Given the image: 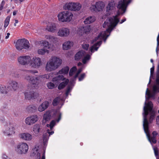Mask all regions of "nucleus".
<instances>
[{
	"label": "nucleus",
	"mask_w": 159,
	"mask_h": 159,
	"mask_svg": "<svg viewBox=\"0 0 159 159\" xmlns=\"http://www.w3.org/2000/svg\"><path fill=\"white\" fill-rule=\"evenodd\" d=\"M159 92V85H157V84L153 86V92L152 93H151L149 90V89L147 88L146 91V95L148 97H146V100H148L151 98H154L155 96V93Z\"/></svg>",
	"instance_id": "obj_8"
},
{
	"label": "nucleus",
	"mask_w": 159,
	"mask_h": 159,
	"mask_svg": "<svg viewBox=\"0 0 159 159\" xmlns=\"http://www.w3.org/2000/svg\"><path fill=\"white\" fill-rule=\"evenodd\" d=\"M152 137H155L156 138V136L157 134V132L156 131H153L152 133Z\"/></svg>",
	"instance_id": "obj_62"
},
{
	"label": "nucleus",
	"mask_w": 159,
	"mask_h": 159,
	"mask_svg": "<svg viewBox=\"0 0 159 159\" xmlns=\"http://www.w3.org/2000/svg\"><path fill=\"white\" fill-rule=\"evenodd\" d=\"M101 34H100L98 35L97 37L95 38L93 40L92 43H93L95 42H96L97 40H98L99 38L101 36Z\"/></svg>",
	"instance_id": "obj_57"
},
{
	"label": "nucleus",
	"mask_w": 159,
	"mask_h": 159,
	"mask_svg": "<svg viewBox=\"0 0 159 159\" xmlns=\"http://www.w3.org/2000/svg\"><path fill=\"white\" fill-rule=\"evenodd\" d=\"M15 128L13 125L11 124H9V128L8 131L6 132H4L5 134L6 135H10L12 134L15 133Z\"/></svg>",
	"instance_id": "obj_25"
},
{
	"label": "nucleus",
	"mask_w": 159,
	"mask_h": 159,
	"mask_svg": "<svg viewBox=\"0 0 159 159\" xmlns=\"http://www.w3.org/2000/svg\"><path fill=\"white\" fill-rule=\"evenodd\" d=\"M73 44V42L70 41L65 42L63 44V49L65 50L69 49Z\"/></svg>",
	"instance_id": "obj_27"
},
{
	"label": "nucleus",
	"mask_w": 159,
	"mask_h": 159,
	"mask_svg": "<svg viewBox=\"0 0 159 159\" xmlns=\"http://www.w3.org/2000/svg\"><path fill=\"white\" fill-rule=\"evenodd\" d=\"M17 148V151L19 154H25L28 151V146L27 143H22L19 144Z\"/></svg>",
	"instance_id": "obj_11"
},
{
	"label": "nucleus",
	"mask_w": 159,
	"mask_h": 159,
	"mask_svg": "<svg viewBox=\"0 0 159 159\" xmlns=\"http://www.w3.org/2000/svg\"><path fill=\"white\" fill-rule=\"evenodd\" d=\"M25 78L29 82V85L30 86H28L32 88L35 87L38 81L39 80V77H38V76L35 77L30 75H26Z\"/></svg>",
	"instance_id": "obj_7"
},
{
	"label": "nucleus",
	"mask_w": 159,
	"mask_h": 159,
	"mask_svg": "<svg viewBox=\"0 0 159 159\" xmlns=\"http://www.w3.org/2000/svg\"><path fill=\"white\" fill-rule=\"evenodd\" d=\"M30 65L34 68H39L42 64V61L39 57H34L30 61Z\"/></svg>",
	"instance_id": "obj_9"
},
{
	"label": "nucleus",
	"mask_w": 159,
	"mask_h": 159,
	"mask_svg": "<svg viewBox=\"0 0 159 159\" xmlns=\"http://www.w3.org/2000/svg\"><path fill=\"white\" fill-rule=\"evenodd\" d=\"M91 30L90 25H87L82 26L80 28L79 32L81 35L84 34H87Z\"/></svg>",
	"instance_id": "obj_17"
},
{
	"label": "nucleus",
	"mask_w": 159,
	"mask_h": 159,
	"mask_svg": "<svg viewBox=\"0 0 159 159\" xmlns=\"http://www.w3.org/2000/svg\"><path fill=\"white\" fill-rule=\"evenodd\" d=\"M89 44H85L82 46V47L84 49L87 50L89 47Z\"/></svg>",
	"instance_id": "obj_55"
},
{
	"label": "nucleus",
	"mask_w": 159,
	"mask_h": 159,
	"mask_svg": "<svg viewBox=\"0 0 159 159\" xmlns=\"http://www.w3.org/2000/svg\"><path fill=\"white\" fill-rule=\"evenodd\" d=\"M30 43L28 41L25 39H18L16 44V47L18 50L23 49H27L30 47Z\"/></svg>",
	"instance_id": "obj_4"
},
{
	"label": "nucleus",
	"mask_w": 159,
	"mask_h": 159,
	"mask_svg": "<svg viewBox=\"0 0 159 159\" xmlns=\"http://www.w3.org/2000/svg\"><path fill=\"white\" fill-rule=\"evenodd\" d=\"M118 16V15H116L113 16V21L116 23V25H117L118 23L119 22V19L117 18Z\"/></svg>",
	"instance_id": "obj_50"
},
{
	"label": "nucleus",
	"mask_w": 159,
	"mask_h": 159,
	"mask_svg": "<svg viewBox=\"0 0 159 159\" xmlns=\"http://www.w3.org/2000/svg\"><path fill=\"white\" fill-rule=\"evenodd\" d=\"M11 17L10 16H8L6 18L4 21V27L6 28L8 25L10 21Z\"/></svg>",
	"instance_id": "obj_43"
},
{
	"label": "nucleus",
	"mask_w": 159,
	"mask_h": 159,
	"mask_svg": "<svg viewBox=\"0 0 159 159\" xmlns=\"http://www.w3.org/2000/svg\"><path fill=\"white\" fill-rule=\"evenodd\" d=\"M62 60L54 57H52L49 61L47 62L45 67L46 70L47 71H52L57 69L61 64Z\"/></svg>",
	"instance_id": "obj_2"
},
{
	"label": "nucleus",
	"mask_w": 159,
	"mask_h": 159,
	"mask_svg": "<svg viewBox=\"0 0 159 159\" xmlns=\"http://www.w3.org/2000/svg\"><path fill=\"white\" fill-rule=\"evenodd\" d=\"M30 57L29 56H22L18 58L19 63L22 65L28 64L30 63Z\"/></svg>",
	"instance_id": "obj_13"
},
{
	"label": "nucleus",
	"mask_w": 159,
	"mask_h": 159,
	"mask_svg": "<svg viewBox=\"0 0 159 159\" xmlns=\"http://www.w3.org/2000/svg\"><path fill=\"white\" fill-rule=\"evenodd\" d=\"M95 20L94 16H89L87 17L84 21V23L86 24H89L92 23Z\"/></svg>",
	"instance_id": "obj_24"
},
{
	"label": "nucleus",
	"mask_w": 159,
	"mask_h": 159,
	"mask_svg": "<svg viewBox=\"0 0 159 159\" xmlns=\"http://www.w3.org/2000/svg\"><path fill=\"white\" fill-rule=\"evenodd\" d=\"M27 72L29 73H31L33 74H34L35 73H38V71L36 70H29L27 71Z\"/></svg>",
	"instance_id": "obj_53"
},
{
	"label": "nucleus",
	"mask_w": 159,
	"mask_h": 159,
	"mask_svg": "<svg viewBox=\"0 0 159 159\" xmlns=\"http://www.w3.org/2000/svg\"><path fill=\"white\" fill-rule=\"evenodd\" d=\"M48 87L49 89H53L55 88V85L54 84L50 82L47 84Z\"/></svg>",
	"instance_id": "obj_49"
},
{
	"label": "nucleus",
	"mask_w": 159,
	"mask_h": 159,
	"mask_svg": "<svg viewBox=\"0 0 159 159\" xmlns=\"http://www.w3.org/2000/svg\"><path fill=\"white\" fill-rule=\"evenodd\" d=\"M70 90V86L68 87L66 92V96L68 95Z\"/></svg>",
	"instance_id": "obj_58"
},
{
	"label": "nucleus",
	"mask_w": 159,
	"mask_h": 159,
	"mask_svg": "<svg viewBox=\"0 0 159 159\" xmlns=\"http://www.w3.org/2000/svg\"><path fill=\"white\" fill-rule=\"evenodd\" d=\"M39 147L35 146V148L32 150L31 156H35V159H40V153L38 152Z\"/></svg>",
	"instance_id": "obj_19"
},
{
	"label": "nucleus",
	"mask_w": 159,
	"mask_h": 159,
	"mask_svg": "<svg viewBox=\"0 0 159 159\" xmlns=\"http://www.w3.org/2000/svg\"><path fill=\"white\" fill-rule=\"evenodd\" d=\"M153 150L155 155L157 158L159 156V150L157 147H155L153 148Z\"/></svg>",
	"instance_id": "obj_46"
},
{
	"label": "nucleus",
	"mask_w": 159,
	"mask_h": 159,
	"mask_svg": "<svg viewBox=\"0 0 159 159\" xmlns=\"http://www.w3.org/2000/svg\"><path fill=\"white\" fill-rule=\"evenodd\" d=\"M20 137L22 139L25 140H30L32 138L31 135L28 133H23L20 135Z\"/></svg>",
	"instance_id": "obj_20"
},
{
	"label": "nucleus",
	"mask_w": 159,
	"mask_h": 159,
	"mask_svg": "<svg viewBox=\"0 0 159 159\" xmlns=\"http://www.w3.org/2000/svg\"><path fill=\"white\" fill-rule=\"evenodd\" d=\"M49 102L47 101L43 102L42 104L39 106L38 108V111L42 112L46 109L48 107Z\"/></svg>",
	"instance_id": "obj_21"
},
{
	"label": "nucleus",
	"mask_w": 159,
	"mask_h": 159,
	"mask_svg": "<svg viewBox=\"0 0 159 159\" xmlns=\"http://www.w3.org/2000/svg\"><path fill=\"white\" fill-rule=\"evenodd\" d=\"M66 78L63 75H58L52 78V81L55 83H60V80H64Z\"/></svg>",
	"instance_id": "obj_26"
},
{
	"label": "nucleus",
	"mask_w": 159,
	"mask_h": 159,
	"mask_svg": "<svg viewBox=\"0 0 159 159\" xmlns=\"http://www.w3.org/2000/svg\"><path fill=\"white\" fill-rule=\"evenodd\" d=\"M38 119L36 115L30 116L26 118L25 123L27 125H31L37 121Z\"/></svg>",
	"instance_id": "obj_14"
},
{
	"label": "nucleus",
	"mask_w": 159,
	"mask_h": 159,
	"mask_svg": "<svg viewBox=\"0 0 159 159\" xmlns=\"http://www.w3.org/2000/svg\"><path fill=\"white\" fill-rule=\"evenodd\" d=\"M8 90H7L6 87L4 85H1L0 87V92L2 93L7 94V92Z\"/></svg>",
	"instance_id": "obj_38"
},
{
	"label": "nucleus",
	"mask_w": 159,
	"mask_h": 159,
	"mask_svg": "<svg viewBox=\"0 0 159 159\" xmlns=\"http://www.w3.org/2000/svg\"><path fill=\"white\" fill-rule=\"evenodd\" d=\"M69 70V67L66 66L60 70L58 72V73L59 74H68Z\"/></svg>",
	"instance_id": "obj_30"
},
{
	"label": "nucleus",
	"mask_w": 159,
	"mask_h": 159,
	"mask_svg": "<svg viewBox=\"0 0 159 159\" xmlns=\"http://www.w3.org/2000/svg\"><path fill=\"white\" fill-rule=\"evenodd\" d=\"M56 124V121L53 120L51 121L50 122V124H48L47 125V127H50L51 130H52L53 128V127Z\"/></svg>",
	"instance_id": "obj_42"
},
{
	"label": "nucleus",
	"mask_w": 159,
	"mask_h": 159,
	"mask_svg": "<svg viewBox=\"0 0 159 159\" xmlns=\"http://www.w3.org/2000/svg\"><path fill=\"white\" fill-rule=\"evenodd\" d=\"M57 16L59 20L61 22H69L72 19L73 15L70 11H64L60 13Z\"/></svg>",
	"instance_id": "obj_3"
},
{
	"label": "nucleus",
	"mask_w": 159,
	"mask_h": 159,
	"mask_svg": "<svg viewBox=\"0 0 159 159\" xmlns=\"http://www.w3.org/2000/svg\"><path fill=\"white\" fill-rule=\"evenodd\" d=\"M69 30L66 28H63L60 29L57 32V34L59 36L61 37H66L70 34Z\"/></svg>",
	"instance_id": "obj_16"
},
{
	"label": "nucleus",
	"mask_w": 159,
	"mask_h": 159,
	"mask_svg": "<svg viewBox=\"0 0 159 159\" xmlns=\"http://www.w3.org/2000/svg\"><path fill=\"white\" fill-rule=\"evenodd\" d=\"M153 104L152 102L149 101L146 104V106L144 107L143 110V124L145 117L146 116L147 120L148 121L147 119V116L149 112L150 113V116L149 118V121L150 123H151L153 119H154L155 115V111L153 110Z\"/></svg>",
	"instance_id": "obj_1"
},
{
	"label": "nucleus",
	"mask_w": 159,
	"mask_h": 159,
	"mask_svg": "<svg viewBox=\"0 0 159 159\" xmlns=\"http://www.w3.org/2000/svg\"><path fill=\"white\" fill-rule=\"evenodd\" d=\"M43 48L46 49H49L50 48V45L49 42L45 40L42 43Z\"/></svg>",
	"instance_id": "obj_40"
},
{
	"label": "nucleus",
	"mask_w": 159,
	"mask_h": 159,
	"mask_svg": "<svg viewBox=\"0 0 159 159\" xmlns=\"http://www.w3.org/2000/svg\"><path fill=\"white\" fill-rule=\"evenodd\" d=\"M114 7V5L112 2L109 3L107 7L106 11H109L112 10Z\"/></svg>",
	"instance_id": "obj_41"
},
{
	"label": "nucleus",
	"mask_w": 159,
	"mask_h": 159,
	"mask_svg": "<svg viewBox=\"0 0 159 159\" xmlns=\"http://www.w3.org/2000/svg\"><path fill=\"white\" fill-rule=\"evenodd\" d=\"M85 76V74L84 73H82L81 75L80 76L79 78V81H81L84 79Z\"/></svg>",
	"instance_id": "obj_52"
},
{
	"label": "nucleus",
	"mask_w": 159,
	"mask_h": 159,
	"mask_svg": "<svg viewBox=\"0 0 159 159\" xmlns=\"http://www.w3.org/2000/svg\"><path fill=\"white\" fill-rule=\"evenodd\" d=\"M113 19L112 18H110L109 19V21L110 22V25L113 28L116 26V23L113 22Z\"/></svg>",
	"instance_id": "obj_48"
},
{
	"label": "nucleus",
	"mask_w": 159,
	"mask_h": 159,
	"mask_svg": "<svg viewBox=\"0 0 159 159\" xmlns=\"http://www.w3.org/2000/svg\"><path fill=\"white\" fill-rule=\"evenodd\" d=\"M90 59V56L89 54H88L82 59V61L84 64H85L86 63L87 61L89 60Z\"/></svg>",
	"instance_id": "obj_45"
},
{
	"label": "nucleus",
	"mask_w": 159,
	"mask_h": 159,
	"mask_svg": "<svg viewBox=\"0 0 159 159\" xmlns=\"http://www.w3.org/2000/svg\"><path fill=\"white\" fill-rule=\"evenodd\" d=\"M32 89L30 87L28 86V90L24 93L25 98L26 99L30 100L31 99H35L37 98L38 94L37 93L33 91Z\"/></svg>",
	"instance_id": "obj_6"
},
{
	"label": "nucleus",
	"mask_w": 159,
	"mask_h": 159,
	"mask_svg": "<svg viewBox=\"0 0 159 159\" xmlns=\"http://www.w3.org/2000/svg\"><path fill=\"white\" fill-rule=\"evenodd\" d=\"M77 70V68L76 66H73L70 69L69 73V75L70 76H71L73 75V73L75 71Z\"/></svg>",
	"instance_id": "obj_44"
},
{
	"label": "nucleus",
	"mask_w": 159,
	"mask_h": 159,
	"mask_svg": "<svg viewBox=\"0 0 159 159\" xmlns=\"http://www.w3.org/2000/svg\"><path fill=\"white\" fill-rule=\"evenodd\" d=\"M85 52L83 51H79L75 55V58L76 60L78 61L84 56Z\"/></svg>",
	"instance_id": "obj_22"
},
{
	"label": "nucleus",
	"mask_w": 159,
	"mask_h": 159,
	"mask_svg": "<svg viewBox=\"0 0 159 159\" xmlns=\"http://www.w3.org/2000/svg\"><path fill=\"white\" fill-rule=\"evenodd\" d=\"M49 135L48 133H47V132L44 133L43 134V140L44 143L48 142L49 137Z\"/></svg>",
	"instance_id": "obj_39"
},
{
	"label": "nucleus",
	"mask_w": 159,
	"mask_h": 159,
	"mask_svg": "<svg viewBox=\"0 0 159 159\" xmlns=\"http://www.w3.org/2000/svg\"><path fill=\"white\" fill-rule=\"evenodd\" d=\"M38 53L39 54L43 55L46 53H48L49 51L47 49L43 48V49H40L38 51Z\"/></svg>",
	"instance_id": "obj_35"
},
{
	"label": "nucleus",
	"mask_w": 159,
	"mask_h": 159,
	"mask_svg": "<svg viewBox=\"0 0 159 159\" xmlns=\"http://www.w3.org/2000/svg\"><path fill=\"white\" fill-rule=\"evenodd\" d=\"M38 77H39V80H41V79H48L50 78V76L48 74H45L43 75H41L39 76H38Z\"/></svg>",
	"instance_id": "obj_47"
},
{
	"label": "nucleus",
	"mask_w": 159,
	"mask_h": 159,
	"mask_svg": "<svg viewBox=\"0 0 159 159\" xmlns=\"http://www.w3.org/2000/svg\"><path fill=\"white\" fill-rule=\"evenodd\" d=\"M72 3H66L63 6L64 9L65 10L72 11Z\"/></svg>",
	"instance_id": "obj_34"
},
{
	"label": "nucleus",
	"mask_w": 159,
	"mask_h": 159,
	"mask_svg": "<svg viewBox=\"0 0 159 159\" xmlns=\"http://www.w3.org/2000/svg\"><path fill=\"white\" fill-rule=\"evenodd\" d=\"M61 99L59 97H57L53 100L52 102V105L53 106H57L60 102Z\"/></svg>",
	"instance_id": "obj_36"
},
{
	"label": "nucleus",
	"mask_w": 159,
	"mask_h": 159,
	"mask_svg": "<svg viewBox=\"0 0 159 159\" xmlns=\"http://www.w3.org/2000/svg\"><path fill=\"white\" fill-rule=\"evenodd\" d=\"M51 115L50 112L49 111H47L45 114H44L43 116V119L46 121H48L51 119Z\"/></svg>",
	"instance_id": "obj_33"
},
{
	"label": "nucleus",
	"mask_w": 159,
	"mask_h": 159,
	"mask_svg": "<svg viewBox=\"0 0 159 159\" xmlns=\"http://www.w3.org/2000/svg\"><path fill=\"white\" fill-rule=\"evenodd\" d=\"M143 129L149 141L151 143H155L157 142L156 138L155 137H151L150 136L149 130V123H148L146 116L144 122Z\"/></svg>",
	"instance_id": "obj_5"
},
{
	"label": "nucleus",
	"mask_w": 159,
	"mask_h": 159,
	"mask_svg": "<svg viewBox=\"0 0 159 159\" xmlns=\"http://www.w3.org/2000/svg\"><path fill=\"white\" fill-rule=\"evenodd\" d=\"M46 38L47 39H48L50 41L52 42H54L57 39V38L50 35L46 36Z\"/></svg>",
	"instance_id": "obj_37"
},
{
	"label": "nucleus",
	"mask_w": 159,
	"mask_h": 159,
	"mask_svg": "<svg viewBox=\"0 0 159 159\" xmlns=\"http://www.w3.org/2000/svg\"><path fill=\"white\" fill-rule=\"evenodd\" d=\"M46 29L49 32L53 33L55 32L57 29V26L54 23H48Z\"/></svg>",
	"instance_id": "obj_18"
},
{
	"label": "nucleus",
	"mask_w": 159,
	"mask_h": 159,
	"mask_svg": "<svg viewBox=\"0 0 159 159\" xmlns=\"http://www.w3.org/2000/svg\"><path fill=\"white\" fill-rule=\"evenodd\" d=\"M104 5L102 2H96L95 5H92L90 7V10L92 11L99 12L102 11Z\"/></svg>",
	"instance_id": "obj_12"
},
{
	"label": "nucleus",
	"mask_w": 159,
	"mask_h": 159,
	"mask_svg": "<svg viewBox=\"0 0 159 159\" xmlns=\"http://www.w3.org/2000/svg\"><path fill=\"white\" fill-rule=\"evenodd\" d=\"M41 125L39 124H35L33 128V131L36 134H38L39 132Z\"/></svg>",
	"instance_id": "obj_31"
},
{
	"label": "nucleus",
	"mask_w": 159,
	"mask_h": 159,
	"mask_svg": "<svg viewBox=\"0 0 159 159\" xmlns=\"http://www.w3.org/2000/svg\"><path fill=\"white\" fill-rule=\"evenodd\" d=\"M156 124L159 125V116H158L156 118Z\"/></svg>",
	"instance_id": "obj_63"
},
{
	"label": "nucleus",
	"mask_w": 159,
	"mask_h": 159,
	"mask_svg": "<svg viewBox=\"0 0 159 159\" xmlns=\"http://www.w3.org/2000/svg\"><path fill=\"white\" fill-rule=\"evenodd\" d=\"M113 28L110 25L108 26V28L107 29V31L108 32H111L113 29Z\"/></svg>",
	"instance_id": "obj_56"
},
{
	"label": "nucleus",
	"mask_w": 159,
	"mask_h": 159,
	"mask_svg": "<svg viewBox=\"0 0 159 159\" xmlns=\"http://www.w3.org/2000/svg\"><path fill=\"white\" fill-rule=\"evenodd\" d=\"M19 88L18 83L15 80H11L9 82V85L7 87V90L16 91Z\"/></svg>",
	"instance_id": "obj_15"
},
{
	"label": "nucleus",
	"mask_w": 159,
	"mask_h": 159,
	"mask_svg": "<svg viewBox=\"0 0 159 159\" xmlns=\"http://www.w3.org/2000/svg\"><path fill=\"white\" fill-rule=\"evenodd\" d=\"M47 133H48V134L49 135V137L50 135H52V134H53L54 133V132L53 131H52L51 132H50L49 129H48L47 130Z\"/></svg>",
	"instance_id": "obj_60"
},
{
	"label": "nucleus",
	"mask_w": 159,
	"mask_h": 159,
	"mask_svg": "<svg viewBox=\"0 0 159 159\" xmlns=\"http://www.w3.org/2000/svg\"><path fill=\"white\" fill-rule=\"evenodd\" d=\"M156 83L157 85H159V74H157V75Z\"/></svg>",
	"instance_id": "obj_59"
},
{
	"label": "nucleus",
	"mask_w": 159,
	"mask_h": 159,
	"mask_svg": "<svg viewBox=\"0 0 159 159\" xmlns=\"http://www.w3.org/2000/svg\"><path fill=\"white\" fill-rule=\"evenodd\" d=\"M102 43V41H100L97 42L96 43H95L93 46H92L90 48V51L92 52H93V50L95 51H97L98 48L101 45Z\"/></svg>",
	"instance_id": "obj_23"
},
{
	"label": "nucleus",
	"mask_w": 159,
	"mask_h": 159,
	"mask_svg": "<svg viewBox=\"0 0 159 159\" xmlns=\"http://www.w3.org/2000/svg\"><path fill=\"white\" fill-rule=\"evenodd\" d=\"M69 82V80L66 79L65 81L61 82L58 87V89L59 90H61L64 88L67 84Z\"/></svg>",
	"instance_id": "obj_29"
},
{
	"label": "nucleus",
	"mask_w": 159,
	"mask_h": 159,
	"mask_svg": "<svg viewBox=\"0 0 159 159\" xmlns=\"http://www.w3.org/2000/svg\"><path fill=\"white\" fill-rule=\"evenodd\" d=\"M154 72V66H153L150 69V76H152Z\"/></svg>",
	"instance_id": "obj_54"
},
{
	"label": "nucleus",
	"mask_w": 159,
	"mask_h": 159,
	"mask_svg": "<svg viewBox=\"0 0 159 159\" xmlns=\"http://www.w3.org/2000/svg\"><path fill=\"white\" fill-rule=\"evenodd\" d=\"M81 7V5L79 3H72V11H79Z\"/></svg>",
	"instance_id": "obj_28"
},
{
	"label": "nucleus",
	"mask_w": 159,
	"mask_h": 159,
	"mask_svg": "<svg viewBox=\"0 0 159 159\" xmlns=\"http://www.w3.org/2000/svg\"><path fill=\"white\" fill-rule=\"evenodd\" d=\"M2 158V159H7L8 158L7 156L4 154H3Z\"/></svg>",
	"instance_id": "obj_64"
},
{
	"label": "nucleus",
	"mask_w": 159,
	"mask_h": 159,
	"mask_svg": "<svg viewBox=\"0 0 159 159\" xmlns=\"http://www.w3.org/2000/svg\"><path fill=\"white\" fill-rule=\"evenodd\" d=\"M131 2V0H128L127 1H126V0H123L119 2L117 7L119 10L123 12L121 14L124 13L125 12L128 4Z\"/></svg>",
	"instance_id": "obj_10"
},
{
	"label": "nucleus",
	"mask_w": 159,
	"mask_h": 159,
	"mask_svg": "<svg viewBox=\"0 0 159 159\" xmlns=\"http://www.w3.org/2000/svg\"><path fill=\"white\" fill-rule=\"evenodd\" d=\"M26 109L28 112H34L37 109V107L34 105H30L28 106Z\"/></svg>",
	"instance_id": "obj_32"
},
{
	"label": "nucleus",
	"mask_w": 159,
	"mask_h": 159,
	"mask_svg": "<svg viewBox=\"0 0 159 159\" xmlns=\"http://www.w3.org/2000/svg\"><path fill=\"white\" fill-rule=\"evenodd\" d=\"M11 75L15 77H19V74L16 71H14L12 72Z\"/></svg>",
	"instance_id": "obj_51"
},
{
	"label": "nucleus",
	"mask_w": 159,
	"mask_h": 159,
	"mask_svg": "<svg viewBox=\"0 0 159 159\" xmlns=\"http://www.w3.org/2000/svg\"><path fill=\"white\" fill-rule=\"evenodd\" d=\"M61 113H59L58 117L57 119L56 120V121L57 122H59V121H60V120L61 119Z\"/></svg>",
	"instance_id": "obj_61"
}]
</instances>
